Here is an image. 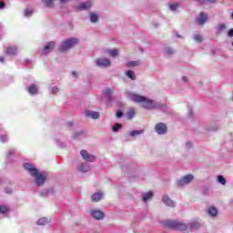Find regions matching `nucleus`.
<instances>
[{
  "label": "nucleus",
  "instance_id": "obj_1",
  "mask_svg": "<svg viewBox=\"0 0 233 233\" xmlns=\"http://www.w3.org/2000/svg\"><path fill=\"white\" fill-rule=\"evenodd\" d=\"M79 45V38L77 37H71L64 40L60 46V52H68V50H72L75 46Z\"/></svg>",
  "mask_w": 233,
  "mask_h": 233
},
{
  "label": "nucleus",
  "instance_id": "obj_2",
  "mask_svg": "<svg viewBox=\"0 0 233 233\" xmlns=\"http://www.w3.org/2000/svg\"><path fill=\"white\" fill-rule=\"evenodd\" d=\"M140 106L145 110H155V108L159 107V105L155 100H152L146 96L142 102V105H140Z\"/></svg>",
  "mask_w": 233,
  "mask_h": 233
},
{
  "label": "nucleus",
  "instance_id": "obj_3",
  "mask_svg": "<svg viewBox=\"0 0 233 233\" xmlns=\"http://www.w3.org/2000/svg\"><path fill=\"white\" fill-rule=\"evenodd\" d=\"M89 216L96 221H101L105 219V211L94 208L89 210Z\"/></svg>",
  "mask_w": 233,
  "mask_h": 233
},
{
  "label": "nucleus",
  "instance_id": "obj_4",
  "mask_svg": "<svg viewBox=\"0 0 233 233\" xmlns=\"http://www.w3.org/2000/svg\"><path fill=\"white\" fill-rule=\"evenodd\" d=\"M127 95L130 101H133V103H137L138 105H142L146 97L135 92H127Z\"/></svg>",
  "mask_w": 233,
  "mask_h": 233
},
{
  "label": "nucleus",
  "instance_id": "obj_5",
  "mask_svg": "<svg viewBox=\"0 0 233 233\" xmlns=\"http://www.w3.org/2000/svg\"><path fill=\"white\" fill-rule=\"evenodd\" d=\"M34 177L36 187H43L46 181V175L40 171H38Z\"/></svg>",
  "mask_w": 233,
  "mask_h": 233
},
{
  "label": "nucleus",
  "instance_id": "obj_6",
  "mask_svg": "<svg viewBox=\"0 0 233 233\" xmlns=\"http://www.w3.org/2000/svg\"><path fill=\"white\" fill-rule=\"evenodd\" d=\"M96 65L101 68H108V66H111L112 62L106 57H99L96 59Z\"/></svg>",
  "mask_w": 233,
  "mask_h": 233
},
{
  "label": "nucleus",
  "instance_id": "obj_7",
  "mask_svg": "<svg viewBox=\"0 0 233 233\" xmlns=\"http://www.w3.org/2000/svg\"><path fill=\"white\" fill-rule=\"evenodd\" d=\"M80 156L82 159H84V161H86V163H94V161H96V156L90 154L88 151L85 149H82L80 151Z\"/></svg>",
  "mask_w": 233,
  "mask_h": 233
},
{
  "label": "nucleus",
  "instance_id": "obj_8",
  "mask_svg": "<svg viewBox=\"0 0 233 233\" xmlns=\"http://www.w3.org/2000/svg\"><path fill=\"white\" fill-rule=\"evenodd\" d=\"M169 227L173 228V230H187V228H188L187 224L178 221L170 222Z\"/></svg>",
  "mask_w": 233,
  "mask_h": 233
},
{
  "label": "nucleus",
  "instance_id": "obj_9",
  "mask_svg": "<svg viewBox=\"0 0 233 233\" xmlns=\"http://www.w3.org/2000/svg\"><path fill=\"white\" fill-rule=\"evenodd\" d=\"M24 168L25 170H26V172H28V174L34 177L35 176L37 175V173L39 172L37 170V168L35 167V166L30 164V163H25L24 164Z\"/></svg>",
  "mask_w": 233,
  "mask_h": 233
},
{
  "label": "nucleus",
  "instance_id": "obj_10",
  "mask_svg": "<svg viewBox=\"0 0 233 233\" xmlns=\"http://www.w3.org/2000/svg\"><path fill=\"white\" fill-rule=\"evenodd\" d=\"M194 179L193 175H186L179 180H177V186L178 187H185V185H188L189 183H192Z\"/></svg>",
  "mask_w": 233,
  "mask_h": 233
},
{
  "label": "nucleus",
  "instance_id": "obj_11",
  "mask_svg": "<svg viewBox=\"0 0 233 233\" xmlns=\"http://www.w3.org/2000/svg\"><path fill=\"white\" fill-rule=\"evenodd\" d=\"M167 130H168V128L167 127V125L163 123H158L155 127V132L159 135L167 134Z\"/></svg>",
  "mask_w": 233,
  "mask_h": 233
},
{
  "label": "nucleus",
  "instance_id": "obj_12",
  "mask_svg": "<svg viewBox=\"0 0 233 233\" xmlns=\"http://www.w3.org/2000/svg\"><path fill=\"white\" fill-rule=\"evenodd\" d=\"M207 19H208V17L207 16V14L200 13L196 19V23L197 25H198V26H203V25L207 23Z\"/></svg>",
  "mask_w": 233,
  "mask_h": 233
},
{
  "label": "nucleus",
  "instance_id": "obj_13",
  "mask_svg": "<svg viewBox=\"0 0 233 233\" xmlns=\"http://www.w3.org/2000/svg\"><path fill=\"white\" fill-rule=\"evenodd\" d=\"M207 214H208V216H209V218H218V216L219 214V209H218V208H216L214 206H211V207L208 208Z\"/></svg>",
  "mask_w": 233,
  "mask_h": 233
},
{
  "label": "nucleus",
  "instance_id": "obj_14",
  "mask_svg": "<svg viewBox=\"0 0 233 233\" xmlns=\"http://www.w3.org/2000/svg\"><path fill=\"white\" fill-rule=\"evenodd\" d=\"M55 47H56V42H49L44 46L42 50V54L44 55L50 54V52H52V50H54Z\"/></svg>",
  "mask_w": 233,
  "mask_h": 233
},
{
  "label": "nucleus",
  "instance_id": "obj_15",
  "mask_svg": "<svg viewBox=\"0 0 233 233\" xmlns=\"http://www.w3.org/2000/svg\"><path fill=\"white\" fill-rule=\"evenodd\" d=\"M162 202L164 205H167V207H170L171 208H174V207H176V202H174V200H171L167 195H164L162 197Z\"/></svg>",
  "mask_w": 233,
  "mask_h": 233
},
{
  "label": "nucleus",
  "instance_id": "obj_16",
  "mask_svg": "<svg viewBox=\"0 0 233 233\" xmlns=\"http://www.w3.org/2000/svg\"><path fill=\"white\" fill-rule=\"evenodd\" d=\"M77 170L80 171V174H86V172H90V165L86 163H80L77 167Z\"/></svg>",
  "mask_w": 233,
  "mask_h": 233
},
{
  "label": "nucleus",
  "instance_id": "obj_17",
  "mask_svg": "<svg viewBox=\"0 0 233 233\" xmlns=\"http://www.w3.org/2000/svg\"><path fill=\"white\" fill-rule=\"evenodd\" d=\"M93 3L92 1H86L82 4H80L78 6H76V10H79L80 12L83 10H88L92 6Z\"/></svg>",
  "mask_w": 233,
  "mask_h": 233
},
{
  "label": "nucleus",
  "instance_id": "obj_18",
  "mask_svg": "<svg viewBox=\"0 0 233 233\" xmlns=\"http://www.w3.org/2000/svg\"><path fill=\"white\" fill-rule=\"evenodd\" d=\"M105 53L106 56H109V57H117L119 56V51L114 48H107L105 50Z\"/></svg>",
  "mask_w": 233,
  "mask_h": 233
},
{
  "label": "nucleus",
  "instance_id": "obj_19",
  "mask_svg": "<svg viewBox=\"0 0 233 233\" xmlns=\"http://www.w3.org/2000/svg\"><path fill=\"white\" fill-rule=\"evenodd\" d=\"M103 197H104L103 192H96L91 196V200L93 203H97L101 201V199H103Z\"/></svg>",
  "mask_w": 233,
  "mask_h": 233
},
{
  "label": "nucleus",
  "instance_id": "obj_20",
  "mask_svg": "<svg viewBox=\"0 0 233 233\" xmlns=\"http://www.w3.org/2000/svg\"><path fill=\"white\" fill-rule=\"evenodd\" d=\"M86 117H89L91 119H99L100 115L96 111H86L85 112Z\"/></svg>",
  "mask_w": 233,
  "mask_h": 233
},
{
  "label": "nucleus",
  "instance_id": "obj_21",
  "mask_svg": "<svg viewBox=\"0 0 233 233\" xmlns=\"http://www.w3.org/2000/svg\"><path fill=\"white\" fill-rule=\"evenodd\" d=\"M52 220L46 217L44 218H40L37 221H36V225H38L39 227H45V225H48Z\"/></svg>",
  "mask_w": 233,
  "mask_h": 233
},
{
  "label": "nucleus",
  "instance_id": "obj_22",
  "mask_svg": "<svg viewBox=\"0 0 233 233\" xmlns=\"http://www.w3.org/2000/svg\"><path fill=\"white\" fill-rule=\"evenodd\" d=\"M152 198H154V193L152 191H148L142 195V199H143L144 203L150 201V199H152Z\"/></svg>",
  "mask_w": 233,
  "mask_h": 233
},
{
  "label": "nucleus",
  "instance_id": "obj_23",
  "mask_svg": "<svg viewBox=\"0 0 233 233\" xmlns=\"http://www.w3.org/2000/svg\"><path fill=\"white\" fill-rule=\"evenodd\" d=\"M89 21L91 23H97V21H99V15L96 13L89 14Z\"/></svg>",
  "mask_w": 233,
  "mask_h": 233
},
{
  "label": "nucleus",
  "instance_id": "obj_24",
  "mask_svg": "<svg viewBox=\"0 0 233 233\" xmlns=\"http://www.w3.org/2000/svg\"><path fill=\"white\" fill-rule=\"evenodd\" d=\"M27 91L31 96H35V94H37V86H35V85H31L27 87Z\"/></svg>",
  "mask_w": 233,
  "mask_h": 233
},
{
  "label": "nucleus",
  "instance_id": "obj_25",
  "mask_svg": "<svg viewBox=\"0 0 233 233\" xmlns=\"http://www.w3.org/2000/svg\"><path fill=\"white\" fill-rule=\"evenodd\" d=\"M126 76L127 77H128L129 79H131L132 81H136V73H134V71L132 70H127L126 72Z\"/></svg>",
  "mask_w": 233,
  "mask_h": 233
},
{
  "label": "nucleus",
  "instance_id": "obj_26",
  "mask_svg": "<svg viewBox=\"0 0 233 233\" xmlns=\"http://www.w3.org/2000/svg\"><path fill=\"white\" fill-rule=\"evenodd\" d=\"M43 3L47 8H54V0H43Z\"/></svg>",
  "mask_w": 233,
  "mask_h": 233
},
{
  "label": "nucleus",
  "instance_id": "obj_27",
  "mask_svg": "<svg viewBox=\"0 0 233 233\" xmlns=\"http://www.w3.org/2000/svg\"><path fill=\"white\" fill-rule=\"evenodd\" d=\"M141 65V61L139 60H135V61H130L127 63V66H139Z\"/></svg>",
  "mask_w": 233,
  "mask_h": 233
},
{
  "label": "nucleus",
  "instance_id": "obj_28",
  "mask_svg": "<svg viewBox=\"0 0 233 233\" xmlns=\"http://www.w3.org/2000/svg\"><path fill=\"white\" fill-rule=\"evenodd\" d=\"M168 8H169V10H171V12H176V10H177V8H179V5H177V4H169Z\"/></svg>",
  "mask_w": 233,
  "mask_h": 233
},
{
  "label": "nucleus",
  "instance_id": "obj_29",
  "mask_svg": "<svg viewBox=\"0 0 233 233\" xmlns=\"http://www.w3.org/2000/svg\"><path fill=\"white\" fill-rule=\"evenodd\" d=\"M17 52V48L15 47H8L6 50V54H9L10 56H14Z\"/></svg>",
  "mask_w": 233,
  "mask_h": 233
},
{
  "label": "nucleus",
  "instance_id": "obj_30",
  "mask_svg": "<svg viewBox=\"0 0 233 233\" xmlns=\"http://www.w3.org/2000/svg\"><path fill=\"white\" fill-rule=\"evenodd\" d=\"M134 116H136V109L131 108L127 111V116L129 119H132V117H134Z\"/></svg>",
  "mask_w": 233,
  "mask_h": 233
},
{
  "label": "nucleus",
  "instance_id": "obj_31",
  "mask_svg": "<svg viewBox=\"0 0 233 233\" xmlns=\"http://www.w3.org/2000/svg\"><path fill=\"white\" fill-rule=\"evenodd\" d=\"M218 181L220 183V185H227V179L221 175L218 177Z\"/></svg>",
  "mask_w": 233,
  "mask_h": 233
},
{
  "label": "nucleus",
  "instance_id": "obj_32",
  "mask_svg": "<svg viewBox=\"0 0 233 233\" xmlns=\"http://www.w3.org/2000/svg\"><path fill=\"white\" fill-rule=\"evenodd\" d=\"M194 40L197 43H203V35H194Z\"/></svg>",
  "mask_w": 233,
  "mask_h": 233
},
{
  "label": "nucleus",
  "instance_id": "obj_33",
  "mask_svg": "<svg viewBox=\"0 0 233 233\" xmlns=\"http://www.w3.org/2000/svg\"><path fill=\"white\" fill-rule=\"evenodd\" d=\"M165 54L166 56H172V54H174V49L172 47H166Z\"/></svg>",
  "mask_w": 233,
  "mask_h": 233
},
{
  "label": "nucleus",
  "instance_id": "obj_34",
  "mask_svg": "<svg viewBox=\"0 0 233 233\" xmlns=\"http://www.w3.org/2000/svg\"><path fill=\"white\" fill-rule=\"evenodd\" d=\"M113 132H119V130H121V124H116L113 128H112Z\"/></svg>",
  "mask_w": 233,
  "mask_h": 233
},
{
  "label": "nucleus",
  "instance_id": "obj_35",
  "mask_svg": "<svg viewBox=\"0 0 233 233\" xmlns=\"http://www.w3.org/2000/svg\"><path fill=\"white\" fill-rule=\"evenodd\" d=\"M8 212V208L6 206H0V213L6 214Z\"/></svg>",
  "mask_w": 233,
  "mask_h": 233
},
{
  "label": "nucleus",
  "instance_id": "obj_36",
  "mask_svg": "<svg viewBox=\"0 0 233 233\" xmlns=\"http://www.w3.org/2000/svg\"><path fill=\"white\" fill-rule=\"evenodd\" d=\"M32 14H33V11H32V10L25 9V10L24 11V15H25V17H30V15H32Z\"/></svg>",
  "mask_w": 233,
  "mask_h": 233
},
{
  "label": "nucleus",
  "instance_id": "obj_37",
  "mask_svg": "<svg viewBox=\"0 0 233 233\" xmlns=\"http://www.w3.org/2000/svg\"><path fill=\"white\" fill-rule=\"evenodd\" d=\"M139 134H143V131H131L129 133V136L135 137V136H139Z\"/></svg>",
  "mask_w": 233,
  "mask_h": 233
},
{
  "label": "nucleus",
  "instance_id": "obj_38",
  "mask_svg": "<svg viewBox=\"0 0 233 233\" xmlns=\"http://www.w3.org/2000/svg\"><path fill=\"white\" fill-rule=\"evenodd\" d=\"M51 92H52V94H55V95L58 94L59 88H57V86H54V87H52Z\"/></svg>",
  "mask_w": 233,
  "mask_h": 233
},
{
  "label": "nucleus",
  "instance_id": "obj_39",
  "mask_svg": "<svg viewBox=\"0 0 233 233\" xmlns=\"http://www.w3.org/2000/svg\"><path fill=\"white\" fill-rule=\"evenodd\" d=\"M193 144L192 142H186V148H187V150H190V148H192Z\"/></svg>",
  "mask_w": 233,
  "mask_h": 233
},
{
  "label": "nucleus",
  "instance_id": "obj_40",
  "mask_svg": "<svg viewBox=\"0 0 233 233\" xmlns=\"http://www.w3.org/2000/svg\"><path fill=\"white\" fill-rule=\"evenodd\" d=\"M181 81H182L183 83H188V77H187V76H182V77H181Z\"/></svg>",
  "mask_w": 233,
  "mask_h": 233
},
{
  "label": "nucleus",
  "instance_id": "obj_41",
  "mask_svg": "<svg viewBox=\"0 0 233 233\" xmlns=\"http://www.w3.org/2000/svg\"><path fill=\"white\" fill-rule=\"evenodd\" d=\"M228 37H233V28L228 30Z\"/></svg>",
  "mask_w": 233,
  "mask_h": 233
},
{
  "label": "nucleus",
  "instance_id": "obj_42",
  "mask_svg": "<svg viewBox=\"0 0 233 233\" xmlns=\"http://www.w3.org/2000/svg\"><path fill=\"white\" fill-rule=\"evenodd\" d=\"M116 117H123V112H121V111H117L116 112Z\"/></svg>",
  "mask_w": 233,
  "mask_h": 233
},
{
  "label": "nucleus",
  "instance_id": "obj_43",
  "mask_svg": "<svg viewBox=\"0 0 233 233\" xmlns=\"http://www.w3.org/2000/svg\"><path fill=\"white\" fill-rule=\"evenodd\" d=\"M61 5H65V3H68V0H59Z\"/></svg>",
  "mask_w": 233,
  "mask_h": 233
},
{
  "label": "nucleus",
  "instance_id": "obj_44",
  "mask_svg": "<svg viewBox=\"0 0 233 233\" xmlns=\"http://www.w3.org/2000/svg\"><path fill=\"white\" fill-rule=\"evenodd\" d=\"M73 77H77V73L76 71H73L72 73Z\"/></svg>",
  "mask_w": 233,
  "mask_h": 233
},
{
  "label": "nucleus",
  "instance_id": "obj_45",
  "mask_svg": "<svg viewBox=\"0 0 233 233\" xmlns=\"http://www.w3.org/2000/svg\"><path fill=\"white\" fill-rule=\"evenodd\" d=\"M219 30L221 31V30H225V25H219Z\"/></svg>",
  "mask_w": 233,
  "mask_h": 233
},
{
  "label": "nucleus",
  "instance_id": "obj_46",
  "mask_svg": "<svg viewBox=\"0 0 233 233\" xmlns=\"http://www.w3.org/2000/svg\"><path fill=\"white\" fill-rule=\"evenodd\" d=\"M1 140L3 141V143H6V137H2Z\"/></svg>",
  "mask_w": 233,
  "mask_h": 233
},
{
  "label": "nucleus",
  "instance_id": "obj_47",
  "mask_svg": "<svg viewBox=\"0 0 233 233\" xmlns=\"http://www.w3.org/2000/svg\"><path fill=\"white\" fill-rule=\"evenodd\" d=\"M0 8H5V4L3 2H0Z\"/></svg>",
  "mask_w": 233,
  "mask_h": 233
},
{
  "label": "nucleus",
  "instance_id": "obj_48",
  "mask_svg": "<svg viewBox=\"0 0 233 233\" xmlns=\"http://www.w3.org/2000/svg\"><path fill=\"white\" fill-rule=\"evenodd\" d=\"M3 61H5V57L1 56L0 57V63H3Z\"/></svg>",
  "mask_w": 233,
  "mask_h": 233
},
{
  "label": "nucleus",
  "instance_id": "obj_49",
  "mask_svg": "<svg viewBox=\"0 0 233 233\" xmlns=\"http://www.w3.org/2000/svg\"><path fill=\"white\" fill-rule=\"evenodd\" d=\"M207 1H208V3H215L216 2V0H207Z\"/></svg>",
  "mask_w": 233,
  "mask_h": 233
},
{
  "label": "nucleus",
  "instance_id": "obj_50",
  "mask_svg": "<svg viewBox=\"0 0 233 233\" xmlns=\"http://www.w3.org/2000/svg\"><path fill=\"white\" fill-rule=\"evenodd\" d=\"M189 227H196V226L194 225V223H191V224L189 225Z\"/></svg>",
  "mask_w": 233,
  "mask_h": 233
},
{
  "label": "nucleus",
  "instance_id": "obj_51",
  "mask_svg": "<svg viewBox=\"0 0 233 233\" xmlns=\"http://www.w3.org/2000/svg\"><path fill=\"white\" fill-rule=\"evenodd\" d=\"M231 45H232V46H233V41H232Z\"/></svg>",
  "mask_w": 233,
  "mask_h": 233
},
{
  "label": "nucleus",
  "instance_id": "obj_52",
  "mask_svg": "<svg viewBox=\"0 0 233 233\" xmlns=\"http://www.w3.org/2000/svg\"><path fill=\"white\" fill-rule=\"evenodd\" d=\"M232 15V18H233V13H232V15Z\"/></svg>",
  "mask_w": 233,
  "mask_h": 233
}]
</instances>
